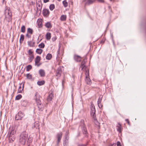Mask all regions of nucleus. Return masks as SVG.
I'll return each instance as SVG.
<instances>
[{
	"instance_id": "2eb2a0df",
	"label": "nucleus",
	"mask_w": 146,
	"mask_h": 146,
	"mask_svg": "<svg viewBox=\"0 0 146 146\" xmlns=\"http://www.w3.org/2000/svg\"><path fill=\"white\" fill-rule=\"evenodd\" d=\"M39 74L41 77H43L45 76V72L44 70L42 69H40L39 70Z\"/></svg>"
},
{
	"instance_id": "c756f323",
	"label": "nucleus",
	"mask_w": 146,
	"mask_h": 146,
	"mask_svg": "<svg viewBox=\"0 0 146 146\" xmlns=\"http://www.w3.org/2000/svg\"><path fill=\"white\" fill-rule=\"evenodd\" d=\"M40 60V57L39 56H37L35 58V63H39Z\"/></svg>"
},
{
	"instance_id": "603ef678",
	"label": "nucleus",
	"mask_w": 146,
	"mask_h": 146,
	"mask_svg": "<svg viewBox=\"0 0 146 146\" xmlns=\"http://www.w3.org/2000/svg\"><path fill=\"white\" fill-rule=\"evenodd\" d=\"M15 133V132L13 130L12 131L11 133H10V134L11 135H13Z\"/></svg>"
},
{
	"instance_id": "864d4df0",
	"label": "nucleus",
	"mask_w": 146,
	"mask_h": 146,
	"mask_svg": "<svg viewBox=\"0 0 146 146\" xmlns=\"http://www.w3.org/2000/svg\"><path fill=\"white\" fill-rule=\"evenodd\" d=\"M125 121H127V123H128V124L129 125H130V123H129V120L128 119H125Z\"/></svg>"
},
{
	"instance_id": "412c9836",
	"label": "nucleus",
	"mask_w": 146,
	"mask_h": 146,
	"mask_svg": "<svg viewBox=\"0 0 146 146\" xmlns=\"http://www.w3.org/2000/svg\"><path fill=\"white\" fill-rule=\"evenodd\" d=\"M84 71L85 72V74L86 76V78H87L89 77V72L88 70V68H87L84 69Z\"/></svg>"
},
{
	"instance_id": "4d7b16f0",
	"label": "nucleus",
	"mask_w": 146,
	"mask_h": 146,
	"mask_svg": "<svg viewBox=\"0 0 146 146\" xmlns=\"http://www.w3.org/2000/svg\"><path fill=\"white\" fill-rule=\"evenodd\" d=\"M78 146H86V145H79Z\"/></svg>"
},
{
	"instance_id": "393cba45",
	"label": "nucleus",
	"mask_w": 146,
	"mask_h": 146,
	"mask_svg": "<svg viewBox=\"0 0 146 146\" xmlns=\"http://www.w3.org/2000/svg\"><path fill=\"white\" fill-rule=\"evenodd\" d=\"M21 84H20V85L19 86V88L18 90V93H21L23 89L24 84L23 85L22 88H21Z\"/></svg>"
},
{
	"instance_id": "13d9d810",
	"label": "nucleus",
	"mask_w": 146,
	"mask_h": 146,
	"mask_svg": "<svg viewBox=\"0 0 146 146\" xmlns=\"http://www.w3.org/2000/svg\"><path fill=\"white\" fill-rule=\"evenodd\" d=\"M49 1V0H46V3L47 2H48Z\"/></svg>"
},
{
	"instance_id": "5fc2aeb1",
	"label": "nucleus",
	"mask_w": 146,
	"mask_h": 146,
	"mask_svg": "<svg viewBox=\"0 0 146 146\" xmlns=\"http://www.w3.org/2000/svg\"><path fill=\"white\" fill-rule=\"evenodd\" d=\"M60 44H59V48L58 49V50L57 51V52L58 54H59V51H60Z\"/></svg>"
},
{
	"instance_id": "c85d7f7f",
	"label": "nucleus",
	"mask_w": 146,
	"mask_h": 146,
	"mask_svg": "<svg viewBox=\"0 0 146 146\" xmlns=\"http://www.w3.org/2000/svg\"><path fill=\"white\" fill-rule=\"evenodd\" d=\"M42 51V50L40 48H37L36 49V53L39 54H41Z\"/></svg>"
},
{
	"instance_id": "7ed1b4c3",
	"label": "nucleus",
	"mask_w": 146,
	"mask_h": 146,
	"mask_svg": "<svg viewBox=\"0 0 146 146\" xmlns=\"http://www.w3.org/2000/svg\"><path fill=\"white\" fill-rule=\"evenodd\" d=\"M5 19L6 20L9 22L12 19V14L9 8L7 7L5 11Z\"/></svg>"
},
{
	"instance_id": "e433bc0d",
	"label": "nucleus",
	"mask_w": 146,
	"mask_h": 146,
	"mask_svg": "<svg viewBox=\"0 0 146 146\" xmlns=\"http://www.w3.org/2000/svg\"><path fill=\"white\" fill-rule=\"evenodd\" d=\"M68 131H67L66 133V134L65 135V138L66 139L67 141L69 139V137L68 136Z\"/></svg>"
},
{
	"instance_id": "423d86ee",
	"label": "nucleus",
	"mask_w": 146,
	"mask_h": 146,
	"mask_svg": "<svg viewBox=\"0 0 146 146\" xmlns=\"http://www.w3.org/2000/svg\"><path fill=\"white\" fill-rule=\"evenodd\" d=\"M62 135V133L61 132H58L56 134V137L57 139V145H58V144L60 141Z\"/></svg>"
},
{
	"instance_id": "1a4fd4ad",
	"label": "nucleus",
	"mask_w": 146,
	"mask_h": 146,
	"mask_svg": "<svg viewBox=\"0 0 146 146\" xmlns=\"http://www.w3.org/2000/svg\"><path fill=\"white\" fill-rule=\"evenodd\" d=\"M62 73V71L61 69V67H59L58 68L56 72V76L58 77H59L61 75Z\"/></svg>"
},
{
	"instance_id": "aec40b11",
	"label": "nucleus",
	"mask_w": 146,
	"mask_h": 146,
	"mask_svg": "<svg viewBox=\"0 0 146 146\" xmlns=\"http://www.w3.org/2000/svg\"><path fill=\"white\" fill-rule=\"evenodd\" d=\"M52 27V25L50 22L46 23V28L51 29Z\"/></svg>"
},
{
	"instance_id": "e2e57ef3",
	"label": "nucleus",
	"mask_w": 146,
	"mask_h": 146,
	"mask_svg": "<svg viewBox=\"0 0 146 146\" xmlns=\"http://www.w3.org/2000/svg\"><path fill=\"white\" fill-rule=\"evenodd\" d=\"M62 84H63V81H62Z\"/></svg>"
},
{
	"instance_id": "a19ab883",
	"label": "nucleus",
	"mask_w": 146,
	"mask_h": 146,
	"mask_svg": "<svg viewBox=\"0 0 146 146\" xmlns=\"http://www.w3.org/2000/svg\"><path fill=\"white\" fill-rule=\"evenodd\" d=\"M27 78L28 79H31L32 78V76L31 74H27Z\"/></svg>"
},
{
	"instance_id": "f8f14e48",
	"label": "nucleus",
	"mask_w": 146,
	"mask_h": 146,
	"mask_svg": "<svg viewBox=\"0 0 146 146\" xmlns=\"http://www.w3.org/2000/svg\"><path fill=\"white\" fill-rule=\"evenodd\" d=\"M53 97L52 92H50L49 93V95L48 96L47 100L48 101H51Z\"/></svg>"
},
{
	"instance_id": "473e14b6",
	"label": "nucleus",
	"mask_w": 146,
	"mask_h": 146,
	"mask_svg": "<svg viewBox=\"0 0 146 146\" xmlns=\"http://www.w3.org/2000/svg\"><path fill=\"white\" fill-rule=\"evenodd\" d=\"M29 62H31L33 60V59L34 58V56L31 55V56H29Z\"/></svg>"
},
{
	"instance_id": "b1692460",
	"label": "nucleus",
	"mask_w": 146,
	"mask_h": 146,
	"mask_svg": "<svg viewBox=\"0 0 146 146\" xmlns=\"http://www.w3.org/2000/svg\"><path fill=\"white\" fill-rule=\"evenodd\" d=\"M45 82L44 80L38 81L37 82V84L39 86H42L45 84Z\"/></svg>"
},
{
	"instance_id": "09e8293b",
	"label": "nucleus",
	"mask_w": 146,
	"mask_h": 146,
	"mask_svg": "<svg viewBox=\"0 0 146 146\" xmlns=\"http://www.w3.org/2000/svg\"><path fill=\"white\" fill-rule=\"evenodd\" d=\"M56 39V37H53L52 38V41H55Z\"/></svg>"
},
{
	"instance_id": "79ce46f5",
	"label": "nucleus",
	"mask_w": 146,
	"mask_h": 146,
	"mask_svg": "<svg viewBox=\"0 0 146 146\" xmlns=\"http://www.w3.org/2000/svg\"><path fill=\"white\" fill-rule=\"evenodd\" d=\"M45 46L44 44L43 43H41L38 45V46L40 48H43Z\"/></svg>"
},
{
	"instance_id": "680f3d73",
	"label": "nucleus",
	"mask_w": 146,
	"mask_h": 146,
	"mask_svg": "<svg viewBox=\"0 0 146 146\" xmlns=\"http://www.w3.org/2000/svg\"><path fill=\"white\" fill-rule=\"evenodd\" d=\"M58 1H61V0H58Z\"/></svg>"
},
{
	"instance_id": "6e6552de",
	"label": "nucleus",
	"mask_w": 146,
	"mask_h": 146,
	"mask_svg": "<svg viewBox=\"0 0 146 146\" xmlns=\"http://www.w3.org/2000/svg\"><path fill=\"white\" fill-rule=\"evenodd\" d=\"M36 7L38 10L40 11L42 8L41 3L40 0L36 1Z\"/></svg>"
},
{
	"instance_id": "0e129e2a",
	"label": "nucleus",
	"mask_w": 146,
	"mask_h": 146,
	"mask_svg": "<svg viewBox=\"0 0 146 146\" xmlns=\"http://www.w3.org/2000/svg\"><path fill=\"white\" fill-rule=\"evenodd\" d=\"M4 0H3V1H4Z\"/></svg>"
},
{
	"instance_id": "f704fd0d",
	"label": "nucleus",
	"mask_w": 146,
	"mask_h": 146,
	"mask_svg": "<svg viewBox=\"0 0 146 146\" xmlns=\"http://www.w3.org/2000/svg\"><path fill=\"white\" fill-rule=\"evenodd\" d=\"M54 5L53 4H51L49 6V8L50 10L52 11L54 8Z\"/></svg>"
},
{
	"instance_id": "bb28decb",
	"label": "nucleus",
	"mask_w": 146,
	"mask_h": 146,
	"mask_svg": "<svg viewBox=\"0 0 146 146\" xmlns=\"http://www.w3.org/2000/svg\"><path fill=\"white\" fill-rule=\"evenodd\" d=\"M42 21L41 19H38L37 21L38 25L39 27H42Z\"/></svg>"
},
{
	"instance_id": "cd10ccee",
	"label": "nucleus",
	"mask_w": 146,
	"mask_h": 146,
	"mask_svg": "<svg viewBox=\"0 0 146 146\" xmlns=\"http://www.w3.org/2000/svg\"><path fill=\"white\" fill-rule=\"evenodd\" d=\"M52 57V55L51 54L48 53L46 55V59L50 60L51 59Z\"/></svg>"
},
{
	"instance_id": "f03ea898",
	"label": "nucleus",
	"mask_w": 146,
	"mask_h": 146,
	"mask_svg": "<svg viewBox=\"0 0 146 146\" xmlns=\"http://www.w3.org/2000/svg\"><path fill=\"white\" fill-rule=\"evenodd\" d=\"M90 115L94 120L95 123L97 125H99V122L96 119L95 109L94 104L92 103H91L90 106Z\"/></svg>"
},
{
	"instance_id": "052dcab7",
	"label": "nucleus",
	"mask_w": 146,
	"mask_h": 146,
	"mask_svg": "<svg viewBox=\"0 0 146 146\" xmlns=\"http://www.w3.org/2000/svg\"><path fill=\"white\" fill-rule=\"evenodd\" d=\"M110 1H113L114 0H110Z\"/></svg>"
},
{
	"instance_id": "72a5a7b5",
	"label": "nucleus",
	"mask_w": 146,
	"mask_h": 146,
	"mask_svg": "<svg viewBox=\"0 0 146 146\" xmlns=\"http://www.w3.org/2000/svg\"><path fill=\"white\" fill-rule=\"evenodd\" d=\"M64 6L65 7H66L68 6V3L66 1H63L62 2Z\"/></svg>"
},
{
	"instance_id": "a211bd4d",
	"label": "nucleus",
	"mask_w": 146,
	"mask_h": 146,
	"mask_svg": "<svg viewBox=\"0 0 146 146\" xmlns=\"http://www.w3.org/2000/svg\"><path fill=\"white\" fill-rule=\"evenodd\" d=\"M28 45L30 47H34L35 46V42L32 41H29L27 42Z\"/></svg>"
},
{
	"instance_id": "ea45409f",
	"label": "nucleus",
	"mask_w": 146,
	"mask_h": 146,
	"mask_svg": "<svg viewBox=\"0 0 146 146\" xmlns=\"http://www.w3.org/2000/svg\"><path fill=\"white\" fill-rule=\"evenodd\" d=\"M25 27L23 25L21 28V31L23 33L25 32Z\"/></svg>"
},
{
	"instance_id": "a18cd8bd",
	"label": "nucleus",
	"mask_w": 146,
	"mask_h": 146,
	"mask_svg": "<svg viewBox=\"0 0 146 146\" xmlns=\"http://www.w3.org/2000/svg\"><path fill=\"white\" fill-rule=\"evenodd\" d=\"M31 35L27 33L26 35V36L28 38H30L31 36Z\"/></svg>"
},
{
	"instance_id": "2f4dec72",
	"label": "nucleus",
	"mask_w": 146,
	"mask_h": 146,
	"mask_svg": "<svg viewBox=\"0 0 146 146\" xmlns=\"http://www.w3.org/2000/svg\"><path fill=\"white\" fill-rule=\"evenodd\" d=\"M33 30L32 29L30 28H28L27 31V33L32 35L33 33Z\"/></svg>"
},
{
	"instance_id": "58836bf2",
	"label": "nucleus",
	"mask_w": 146,
	"mask_h": 146,
	"mask_svg": "<svg viewBox=\"0 0 146 146\" xmlns=\"http://www.w3.org/2000/svg\"><path fill=\"white\" fill-rule=\"evenodd\" d=\"M22 97V96L21 94H18L17 95L15 98L16 100H19L21 99Z\"/></svg>"
},
{
	"instance_id": "49530a36",
	"label": "nucleus",
	"mask_w": 146,
	"mask_h": 146,
	"mask_svg": "<svg viewBox=\"0 0 146 146\" xmlns=\"http://www.w3.org/2000/svg\"><path fill=\"white\" fill-rule=\"evenodd\" d=\"M109 146H116V143H111L109 145Z\"/></svg>"
},
{
	"instance_id": "39448f33",
	"label": "nucleus",
	"mask_w": 146,
	"mask_h": 146,
	"mask_svg": "<svg viewBox=\"0 0 146 146\" xmlns=\"http://www.w3.org/2000/svg\"><path fill=\"white\" fill-rule=\"evenodd\" d=\"M80 122V126L84 134H86L87 133V130L84 123V120L82 119L81 120Z\"/></svg>"
},
{
	"instance_id": "c9c22d12",
	"label": "nucleus",
	"mask_w": 146,
	"mask_h": 146,
	"mask_svg": "<svg viewBox=\"0 0 146 146\" xmlns=\"http://www.w3.org/2000/svg\"><path fill=\"white\" fill-rule=\"evenodd\" d=\"M32 66L31 65H28L27 67L26 70L27 71H29L30 70L32 69Z\"/></svg>"
},
{
	"instance_id": "9d476101",
	"label": "nucleus",
	"mask_w": 146,
	"mask_h": 146,
	"mask_svg": "<svg viewBox=\"0 0 146 146\" xmlns=\"http://www.w3.org/2000/svg\"><path fill=\"white\" fill-rule=\"evenodd\" d=\"M102 98V96L100 95L98 99L97 102L98 105L100 108L102 107V106L101 105V102Z\"/></svg>"
},
{
	"instance_id": "f3484780",
	"label": "nucleus",
	"mask_w": 146,
	"mask_h": 146,
	"mask_svg": "<svg viewBox=\"0 0 146 146\" xmlns=\"http://www.w3.org/2000/svg\"><path fill=\"white\" fill-rule=\"evenodd\" d=\"M85 81L86 83L89 85H90L92 84L91 81L89 78V77L86 78Z\"/></svg>"
},
{
	"instance_id": "ddd939ff",
	"label": "nucleus",
	"mask_w": 146,
	"mask_h": 146,
	"mask_svg": "<svg viewBox=\"0 0 146 146\" xmlns=\"http://www.w3.org/2000/svg\"><path fill=\"white\" fill-rule=\"evenodd\" d=\"M74 59L77 62H79L80 61L81 58L80 56L76 55H75L74 56Z\"/></svg>"
},
{
	"instance_id": "f257e3e1",
	"label": "nucleus",
	"mask_w": 146,
	"mask_h": 146,
	"mask_svg": "<svg viewBox=\"0 0 146 146\" xmlns=\"http://www.w3.org/2000/svg\"><path fill=\"white\" fill-rule=\"evenodd\" d=\"M28 137V134L26 132H23L21 134L19 137V142L21 144L24 145L26 143L27 146H29L32 141V139L31 138L29 137Z\"/></svg>"
},
{
	"instance_id": "4468645a",
	"label": "nucleus",
	"mask_w": 146,
	"mask_h": 146,
	"mask_svg": "<svg viewBox=\"0 0 146 146\" xmlns=\"http://www.w3.org/2000/svg\"><path fill=\"white\" fill-rule=\"evenodd\" d=\"M85 62L84 61H83L82 62L81 66L80 67V68H81L82 70H84V69H85V68H87L85 65Z\"/></svg>"
},
{
	"instance_id": "dca6fc26",
	"label": "nucleus",
	"mask_w": 146,
	"mask_h": 146,
	"mask_svg": "<svg viewBox=\"0 0 146 146\" xmlns=\"http://www.w3.org/2000/svg\"><path fill=\"white\" fill-rule=\"evenodd\" d=\"M118 125L116 126L117 129V131L120 133L121 132V125L119 123H118Z\"/></svg>"
},
{
	"instance_id": "5701e85b",
	"label": "nucleus",
	"mask_w": 146,
	"mask_h": 146,
	"mask_svg": "<svg viewBox=\"0 0 146 146\" xmlns=\"http://www.w3.org/2000/svg\"><path fill=\"white\" fill-rule=\"evenodd\" d=\"M51 37V34L49 32L46 33V39L49 40L50 39Z\"/></svg>"
},
{
	"instance_id": "3c124183",
	"label": "nucleus",
	"mask_w": 146,
	"mask_h": 146,
	"mask_svg": "<svg viewBox=\"0 0 146 146\" xmlns=\"http://www.w3.org/2000/svg\"><path fill=\"white\" fill-rule=\"evenodd\" d=\"M35 65L37 66V67H38L40 65V64H39V62L36 63H35Z\"/></svg>"
},
{
	"instance_id": "6e6d98bb",
	"label": "nucleus",
	"mask_w": 146,
	"mask_h": 146,
	"mask_svg": "<svg viewBox=\"0 0 146 146\" xmlns=\"http://www.w3.org/2000/svg\"><path fill=\"white\" fill-rule=\"evenodd\" d=\"M98 1L101 3H103L104 2V0H97Z\"/></svg>"
},
{
	"instance_id": "4c0bfd02",
	"label": "nucleus",
	"mask_w": 146,
	"mask_h": 146,
	"mask_svg": "<svg viewBox=\"0 0 146 146\" xmlns=\"http://www.w3.org/2000/svg\"><path fill=\"white\" fill-rule=\"evenodd\" d=\"M28 52L29 54V56L33 55V52L32 51V50L31 49L29 50Z\"/></svg>"
},
{
	"instance_id": "4be33fe9",
	"label": "nucleus",
	"mask_w": 146,
	"mask_h": 146,
	"mask_svg": "<svg viewBox=\"0 0 146 146\" xmlns=\"http://www.w3.org/2000/svg\"><path fill=\"white\" fill-rule=\"evenodd\" d=\"M36 102L37 104V105H38V107L39 108V109L40 111H42V109L41 108V107L42 106V105L40 103V100H38L37 101H36Z\"/></svg>"
},
{
	"instance_id": "bf43d9fd",
	"label": "nucleus",
	"mask_w": 146,
	"mask_h": 146,
	"mask_svg": "<svg viewBox=\"0 0 146 146\" xmlns=\"http://www.w3.org/2000/svg\"><path fill=\"white\" fill-rule=\"evenodd\" d=\"M44 3H46V0H44Z\"/></svg>"
},
{
	"instance_id": "7c9ffc66",
	"label": "nucleus",
	"mask_w": 146,
	"mask_h": 146,
	"mask_svg": "<svg viewBox=\"0 0 146 146\" xmlns=\"http://www.w3.org/2000/svg\"><path fill=\"white\" fill-rule=\"evenodd\" d=\"M24 38V36L23 35H21L20 36V42L21 43L23 42Z\"/></svg>"
},
{
	"instance_id": "37998d69",
	"label": "nucleus",
	"mask_w": 146,
	"mask_h": 146,
	"mask_svg": "<svg viewBox=\"0 0 146 146\" xmlns=\"http://www.w3.org/2000/svg\"><path fill=\"white\" fill-rule=\"evenodd\" d=\"M64 146H67L68 144V142L66 141L65 140L63 143Z\"/></svg>"
},
{
	"instance_id": "20e7f679",
	"label": "nucleus",
	"mask_w": 146,
	"mask_h": 146,
	"mask_svg": "<svg viewBox=\"0 0 146 146\" xmlns=\"http://www.w3.org/2000/svg\"><path fill=\"white\" fill-rule=\"evenodd\" d=\"M24 113L21 111H19L16 115L15 119L17 120H21L24 116Z\"/></svg>"
},
{
	"instance_id": "9b49d317",
	"label": "nucleus",
	"mask_w": 146,
	"mask_h": 146,
	"mask_svg": "<svg viewBox=\"0 0 146 146\" xmlns=\"http://www.w3.org/2000/svg\"><path fill=\"white\" fill-rule=\"evenodd\" d=\"M39 123L38 121H36L32 125V127L34 129L35 128L36 129H39Z\"/></svg>"
},
{
	"instance_id": "a878e982",
	"label": "nucleus",
	"mask_w": 146,
	"mask_h": 146,
	"mask_svg": "<svg viewBox=\"0 0 146 146\" xmlns=\"http://www.w3.org/2000/svg\"><path fill=\"white\" fill-rule=\"evenodd\" d=\"M60 19L61 21H65L66 20V15H62L61 16Z\"/></svg>"
},
{
	"instance_id": "0eeeda50",
	"label": "nucleus",
	"mask_w": 146,
	"mask_h": 146,
	"mask_svg": "<svg viewBox=\"0 0 146 146\" xmlns=\"http://www.w3.org/2000/svg\"><path fill=\"white\" fill-rule=\"evenodd\" d=\"M96 0H83V2L85 5H88L92 4Z\"/></svg>"
},
{
	"instance_id": "8fccbe9b",
	"label": "nucleus",
	"mask_w": 146,
	"mask_h": 146,
	"mask_svg": "<svg viewBox=\"0 0 146 146\" xmlns=\"http://www.w3.org/2000/svg\"><path fill=\"white\" fill-rule=\"evenodd\" d=\"M117 146H121L120 143L119 141H118L117 143Z\"/></svg>"
},
{
	"instance_id": "6ab92c4d",
	"label": "nucleus",
	"mask_w": 146,
	"mask_h": 146,
	"mask_svg": "<svg viewBox=\"0 0 146 146\" xmlns=\"http://www.w3.org/2000/svg\"><path fill=\"white\" fill-rule=\"evenodd\" d=\"M21 104L22 106L26 107L28 105V102L26 100H23L21 101Z\"/></svg>"
},
{
	"instance_id": "c03bdc74",
	"label": "nucleus",
	"mask_w": 146,
	"mask_h": 146,
	"mask_svg": "<svg viewBox=\"0 0 146 146\" xmlns=\"http://www.w3.org/2000/svg\"><path fill=\"white\" fill-rule=\"evenodd\" d=\"M43 14L44 16L46 17V9H44L43 11Z\"/></svg>"
},
{
	"instance_id": "de8ad7c7",
	"label": "nucleus",
	"mask_w": 146,
	"mask_h": 146,
	"mask_svg": "<svg viewBox=\"0 0 146 146\" xmlns=\"http://www.w3.org/2000/svg\"><path fill=\"white\" fill-rule=\"evenodd\" d=\"M50 13V12L48 10L46 9V15H48Z\"/></svg>"
}]
</instances>
